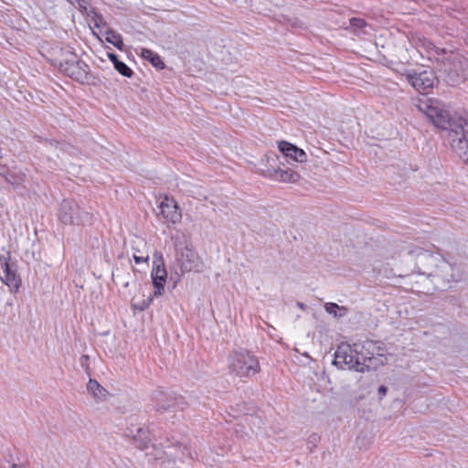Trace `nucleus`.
<instances>
[{
	"mask_svg": "<svg viewBox=\"0 0 468 468\" xmlns=\"http://www.w3.org/2000/svg\"><path fill=\"white\" fill-rule=\"evenodd\" d=\"M146 242L144 239L136 237L135 239L133 240L132 243V250L136 252L138 255H145L148 254L145 251Z\"/></svg>",
	"mask_w": 468,
	"mask_h": 468,
	"instance_id": "393cba45",
	"label": "nucleus"
},
{
	"mask_svg": "<svg viewBox=\"0 0 468 468\" xmlns=\"http://www.w3.org/2000/svg\"><path fill=\"white\" fill-rule=\"evenodd\" d=\"M367 27H371L368 26L367 23L362 18L353 17L350 19V28L355 33L367 34L368 33L367 30Z\"/></svg>",
	"mask_w": 468,
	"mask_h": 468,
	"instance_id": "4be33fe9",
	"label": "nucleus"
},
{
	"mask_svg": "<svg viewBox=\"0 0 468 468\" xmlns=\"http://www.w3.org/2000/svg\"><path fill=\"white\" fill-rule=\"evenodd\" d=\"M87 389L97 400H103L108 395V391L95 379L89 380Z\"/></svg>",
	"mask_w": 468,
	"mask_h": 468,
	"instance_id": "a211bd4d",
	"label": "nucleus"
},
{
	"mask_svg": "<svg viewBox=\"0 0 468 468\" xmlns=\"http://www.w3.org/2000/svg\"><path fill=\"white\" fill-rule=\"evenodd\" d=\"M353 350L360 356V365L365 367V371L377 369L387 362L384 344L379 341H357L353 344Z\"/></svg>",
	"mask_w": 468,
	"mask_h": 468,
	"instance_id": "7ed1b4c3",
	"label": "nucleus"
},
{
	"mask_svg": "<svg viewBox=\"0 0 468 468\" xmlns=\"http://www.w3.org/2000/svg\"><path fill=\"white\" fill-rule=\"evenodd\" d=\"M59 220L65 225H81L91 221V215L80 209L72 199H64L59 207Z\"/></svg>",
	"mask_w": 468,
	"mask_h": 468,
	"instance_id": "1a4fd4ad",
	"label": "nucleus"
},
{
	"mask_svg": "<svg viewBox=\"0 0 468 468\" xmlns=\"http://www.w3.org/2000/svg\"><path fill=\"white\" fill-rule=\"evenodd\" d=\"M429 56L438 64L443 80L452 87L468 79V58L457 50L440 48L429 43Z\"/></svg>",
	"mask_w": 468,
	"mask_h": 468,
	"instance_id": "f03ea898",
	"label": "nucleus"
},
{
	"mask_svg": "<svg viewBox=\"0 0 468 468\" xmlns=\"http://www.w3.org/2000/svg\"><path fill=\"white\" fill-rule=\"evenodd\" d=\"M141 56L144 59L148 60L154 68L158 69H163L165 68V63L161 57L150 49L145 48H141Z\"/></svg>",
	"mask_w": 468,
	"mask_h": 468,
	"instance_id": "6ab92c4d",
	"label": "nucleus"
},
{
	"mask_svg": "<svg viewBox=\"0 0 468 468\" xmlns=\"http://www.w3.org/2000/svg\"><path fill=\"white\" fill-rule=\"evenodd\" d=\"M133 258L137 264L147 262L149 261V255H138L136 252L133 253Z\"/></svg>",
	"mask_w": 468,
	"mask_h": 468,
	"instance_id": "cd10ccee",
	"label": "nucleus"
},
{
	"mask_svg": "<svg viewBox=\"0 0 468 468\" xmlns=\"http://www.w3.org/2000/svg\"><path fill=\"white\" fill-rule=\"evenodd\" d=\"M126 435L132 437L136 447L141 450L148 448L152 441L150 431L136 424H132L127 428Z\"/></svg>",
	"mask_w": 468,
	"mask_h": 468,
	"instance_id": "2eb2a0df",
	"label": "nucleus"
},
{
	"mask_svg": "<svg viewBox=\"0 0 468 468\" xmlns=\"http://www.w3.org/2000/svg\"><path fill=\"white\" fill-rule=\"evenodd\" d=\"M333 364L342 369L365 372V367L360 365V356L356 355L353 345H340L335 353Z\"/></svg>",
	"mask_w": 468,
	"mask_h": 468,
	"instance_id": "9b49d317",
	"label": "nucleus"
},
{
	"mask_svg": "<svg viewBox=\"0 0 468 468\" xmlns=\"http://www.w3.org/2000/svg\"><path fill=\"white\" fill-rule=\"evenodd\" d=\"M229 367L239 378H251L261 371L257 356L246 349L232 352L229 357Z\"/></svg>",
	"mask_w": 468,
	"mask_h": 468,
	"instance_id": "39448f33",
	"label": "nucleus"
},
{
	"mask_svg": "<svg viewBox=\"0 0 468 468\" xmlns=\"http://www.w3.org/2000/svg\"><path fill=\"white\" fill-rule=\"evenodd\" d=\"M108 58L112 62L113 66L119 61L118 56L114 53H108Z\"/></svg>",
	"mask_w": 468,
	"mask_h": 468,
	"instance_id": "7c9ffc66",
	"label": "nucleus"
},
{
	"mask_svg": "<svg viewBox=\"0 0 468 468\" xmlns=\"http://www.w3.org/2000/svg\"><path fill=\"white\" fill-rule=\"evenodd\" d=\"M9 257L0 258L1 271L0 279L6 284L11 291H17L20 286V277L17 275L16 269L8 262Z\"/></svg>",
	"mask_w": 468,
	"mask_h": 468,
	"instance_id": "4468645a",
	"label": "nucleus"
},
{
	"mask_svg": "<svg viewBox=\"0 0 468 468\" xmlns=\"http://www.w3.org/2000/svg\"><path fill=\"white\" fill-rule=\"evenodd\" d=\"M114 69L122 76L131 78L133 74V71L131 68H129L124 62L119 60L115 65Z\"/></svg>",
	"mask_w": 468,
	"mask_h": 468,
	"instance_id": "bb28decb",
	"label": "nucleus"
},
{
	"mask_svg": "<svg viewBox=\"0 0 468 468\" xmlns=\"http://www.w3.org/2000/svg\"><path fill=\"white\" fill-rule=\"evenodd\" d=\"M324 310L334 317H342L347 313V309L345 306H339L335 303H326L324 304Z\"/></svg>",
	"mask_w": 468,
	"mask_h": 468,
	"instance_id": "5701e85b",
	"label": "nucleus"
},
{
	"mask_svg": "<svg viewBox=\"0 0 468 468\" xmlns=\"http://www.w3.org/2000/svg\"><path fill=\"white\" fill-rule=\"evenodd\" d=\"M297 306L302 309V310H305L306 309V305L303 303H301V302H298L297 303Z\"/></svg>",
	"mask_w": 468,
	"mask_h": 468,
	"instance_id": "473e14b6",
	"label": "nucleus"
},
{
	"mask_svg": "<svg viewBox=\"0 0 468 468\" xmlns=\"http://www.w3.org/2000/svg\"><path fill=\"white\" fill-rule=\"evenodd\" d=\"M153 268L151 279L154 286V296L158 297L165 293V285L167 279V271L161 252L155 251L153 255Z\"/></svg>",
	"mask_w": 468,
	"mask_h": 468,
	"instance_id": "ddd939ff",
	"label": "nucleus"
},
{
	"mask_svg": "<svg viewBox=\"0 0 468 468\" xmlns=\"http://www.w3.org/2000/svg\"><path fill=\"white\" fill-rule=\"evenodd\" d=\"M153 299H154V295L153 296H148L146 299H144L142 301H139V302H133L132 303V307L134 309V310H138L140 312H143L144 310H146L152 303L153 302Z\"/></svg>",
	"mask_w": 468,
	"mask_h": 468,
	"instance_id": "a878e982",
	"label": "nucleus"
},
{
	"mask_svg": "<svg viewBox=\"0 0 468 468\" xmlns=\"http://www.w3.org/2000/svg\"><path fill=\"white\" fill-rule=\"evenodd\" d=\"M70 55L69 58L58 61L59 69L77 81H85L88 80L89 66L77 58V55L69 49L66 50Z\"/></svg>",
	"mask_w": 468,
	"mask_h": 468,
	"instance_id": "f8f14e48",
	"label": "nucleus"
},
{
	"mask_svg": "<svg viewBox=\"0 0 468 468\" xmlns=\"http://www.w3.org/2000/svg\"><path fill=\"white\" fill-rule=\"evenodd\" d=\"M203 268V261L197 252L194 250L192 244L176 243L175 261L171 266V270L179 278L186 272H198Z\"/></svg>",
	"mask_w": 468,
	"mask_h": 468,
	"instance_id": "20e7f679",
	"label": "nucleus"
},
{
	"mask_svg": "<svg viewBox=\"0 0 468 468\" xmlns=\"http://www.w3.org/2000/svg\"><path fill=\"white\" fill-rule=\"evenodd\" d=\"M94 25L96 27H105L106 22L101 16H96L94 18Z\"/></svg>",
	"mask_w": 468,
	"mask_h": 468,
	"instance_id": "c85d7f7f",
	"label": "nucleus"
},
{
	"mask_svg": "<svg viewBox=\"0 0 468 468\" xmlns=\"http://www.w3.org/2000/svg\"><path fill=\"white\" fill-rule=\"evenodd\" d=\"M105 40L112 44L119 50H122L124 44L122 36L115 30L107 27L105 31Z\"/></svg>",
	"mask_w": 468,
	"mask_h": 468,
	"instance_id": "412c9836",
	"label": "nucleus"
},
{
	"mask_svg": "<svg viewBox=\"0 0 468 468\" xmlns=\"http://www.w3.org/2000/svg\"><path fill=\"white\" fill-rule=\"evenodd\" d=\"M378 391L380 399H382L387 394V388L385 386H380Z\"/></svg>",
	"mask_w": 468,
	"mask_h": 468,
	"instance_id": "2f4dec72",
	"label": "nucleus"
},
{
	"mask_svg": "<svg viewBox=\"0 0 468 468\" xmlns=\"http://www.w3.org/2000/svg\"><path fill=\"white\" fill-rule=\"evenodd\" d=\"M271 163H268L266 161V154L264 155V157L260 161L259 165H258V172L261 174V167H270Z\"/></svg>",
	"mask_w": 468,
	"mask_h": 468,
	"instance_id": "c756f323",
	"label": "nucleus"
},
{
	"mask_svg": "<svg viewBox=\"0 0 468 468\" xmlns=\"http://www.w3.org/2000/svg\"><path fill=\"white\" fill-rule=\"evenodd\" d=\"M266 161L271 163L270 167H261V175L282 183H296L300 175L292 168L282 169L278 166V157L274 153L266 154Z\"/></svg>",
	"mask_w": 468,
	"mask_h": 468,
	"instance_id": "6e6552de",
	"label": "nucleus"
},
{
	"mask_svg": "<svg viewBox=\"0 0 468 468\" xmlns=\"http://www.w3.org/2000/svg\"><path fill=\"white\" fill-rule=\"evenodd\" d=\"M159 398H156V410L158 411H165L168 410L175 407V398L169 395H166L163 392H159L157 394Z\"/></svg>",
	"mask_w": 468,
	"mask_h": 468,
	"instance_id": "aec40b11",
	"label": "nucleus"
},
{
	"mask_svg": "<svg viewBox=\"0 0 468 468\" xmlns=\"http://www.w3.org/2000/svg\"><path fill=\"white\" fill-rule=\"evenodd\" d=\"M255 420H258L259 422H261V420L260 419L250 417V422H252L253 424H255Z\"/></svg>",
	"mask_w": 468,
	"mask_h": 468,
	"instance_id": "f704fd0d",
	"label": "nucleus"
},
{
	"mask_svg": "<svg viewBox=\"0 0 468 468\" xmlns=\"http://www.w3.org/2000/svg\"><path fill=\"white\" fill-rule=\"evenodd\" d=\"M88 359H89L88 356H86V355L81 356V357H80L81 364L83 365L84 362H86Z\"/></svg>",
	"mask_w": 468,
	"mask_h": 468,
	"instance_id": "72a5a7b5",
	"label": "nucleus"
},
{
	"mask_svg": "<svg viewBox=\"0 0 468 468\" xmlns=\"http://www.w3.org/2000/svg\"><path fill=\"white\" fill-rule=\"evenodd\" d=\"M161 215L166 221L173 224L177 223L181 219V211L177 203L173 199L165 197L159 205Z\"/></svg>",
	"mask_w": 468,
	"mask_h": 468,
	"instance_id": "dca6fc26",
	"label": "nucleus"
},
{
	"mask_svg": "<svg viewBox=\"0 0 468 468\" xmlns=\"http://www.w3.org/2000/svg\"><path fill=\"white\" fill-rule=\"evenodd\" d=\"M401 76L405 77L412 88L421 93H428L437 80V77L431 69H423L419 72L405 69L401 72Z\"/></svg>",
	"mask_w": 468,
	"mask_h": 468,
	"instance_id": "9d476101",
	"label": "nucleus"
},
{
	"mask_svg": "<svg viewBox=\"0 0 468 468\" xmlns=\"http://www.w3.org/2000/svg\"><path fill=\"white\" fill-rule=\"evenodd\" d=\"M439 261H441V265L431 279L435 288L445 291L463 280L464 271L462 265L451 263L445 259H439Z\"/></svg>",
	"mask_w": 468,
	"mask_h": 468,
	"instance_id": "423d86ee",
	"label": "nucleus"
},
{
	"mask_svg": "<svg viewBox=\"0 0 468 468\" xmlns=\"http://www.w3.org/2000/svg\"><path fill=\"white\" fill-rule=\"evenodd\" d=\"M310 439H314V441H316V439H317V438H316V435H312V436L310 437Z\"/></svg>",
	"mask_w": 468,
	"mask_h": 468,
	"instance_id": "e433bc0d",
	"label": "nucleus"
},
{
	"mask_svg": "<svg viewBox=\"0 0 468 468\" xmlns=\"http://www.w3.org/2000/svg\"><path fill=\"white\" fill-rule=\"evenodd\" d=\"M409 255L416 258L418 272L432 279L441 265L439 259H444L440 253L431 252L420 248H415L408 251Z\"/></svg>",
	"mask_w": 468,
	"mask_h": 468,
	"instance_id": "0eeeda50",
	"label": "nucleus"
},
{
	"mask_svg": "<svg viewBox=\"0 0 468 468\" xmlns=\"http://www.w3.org/2000/svg\"><path fill=\"white\" fill-rule=\"evenodd\" d=\"M417 107L434 126L448 132L447 139L452 150L468 163V122L462 117L451 116L445 104L438 100L420 101Z\"/></svg>",
	"mask_w": 468,
	"mask_h": 468,
	"instance_id": "f257e3e1",
	"label": "nucleus"
},
{
	"mask_svg": "<svg viewBox=\"0 0 468 468\" xmlns=\"http://www.w3.org/2000/svg\"><path fill=\"white\" fill-rule=\"evenodd\" d=\"M278 148L284 156L289 157L295 162L303 163L307 160L306 153L291 143L282 141L279 143Z\"/></svg>",
	"mask_w": 468,
	"mask_h": 468,
	"instance_id": "f3484780",
	"label": "nucleus"
},
{
	"mask_svg": "<svg viewBox=\"0 0 468 468\" xmlns=\"http://www.w3.org/2000/svg\"><path fill=\"white\" fill-rule=\"evenodd\" d=\"M12 468H22V467H20V466H18V465H16V464H13V465H12Z\"/></svg>",
	"mask_w": 468,
	"mask_h": 468,
	"instance_id": "c9c22d12",
	"label": "nucleus"
},
{
	"mask_svg": "<svg viewBox=\"0 0 468 468\" xmlns=\"http://www.w3.org/2000/svg\"><path fill=\"white\" fill-rule=\"evenodd\" d=\"M25 178H26V175L21 171L8 172L5 176V180L8 183H10L12 186H14L15 187L22 185L25 181Z\"/></svg>",
	"mask_w": 468,
	"mask_h": 468,
	"instance_id": "b1692460",
	"label": "nucleus"
}]
</instances>
